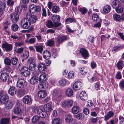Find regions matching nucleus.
Returning <instances> with one entry per match:
<instances>
[{
  "label": "nucleus",
  "mask_w": 124,
  "mask_h": 124,
  "mask_svg": "<svg viewBox=\"0 0 124 124\" xmlns=\"http://www.w3.org/2000/svg\"><path fill=\"white\" fill-rule=\"evenodd\" d=\"M60 10L59 8L57 6H54L52 8L53 12L54 13H56L58 12Z\"/></svg>",
  "instance_id": "49"
},
{
  "label": "nucleus",
  "mask_w": 124,
  "mask_h": 124,
  "mask_svg": "<svg viewBox=\"0 0 124 124\" xmlns=\"http://www.w3.org/2000/svg\"><path fill=\"white\" fill-rule=\"evenodd\" d=\"M9 98L8 95L5 94L1 96L0 98V102L2 104H4L6 101L7 99Z\"/></svg>",
  "instance_id": "20"
},
{
  "label": "nucleus",
  "mask_w": 124,
  "mask_h": 124,
  "mask_svg": "<svg viewBox=\"0 0 124 124\" xmlns=\"http://www.w3.org/2000/svg\"><path fill=\"white\" fill-rule=\"evenodd\" d=\"M61 23L54 24L50 20L48 21L46 23V25L47 27L49 28L57 27L61 26Z\"/></svg>",
  "instance_id": "9"
},
{
  "label": "nucleus",
  "mask_w": 124,
  "mask_h": 124,
  "mask_svg": "<svg viewBox=\"0 0 124 124\" xmlns=\"http://www.w3.org/2000/svg\"><path fill=\"white\" fill-rule=\"evenodd\" d=\"M36 6L34 4H31L30 5L29 9L30 13H34L35 12V8Z\"/></svg>",
  "instance_id": "27"
},
{
  "label": "nucleus",
  "mask_w": 124,
  "mask_h": 124,
  "mask_svg": "<svg viewBox=\"0 0 124 124\" xmlns=\"http://www.w3.org/2000/svg\"><path fill=\"white\" fill-rule=\"evenodd\" d=\"M80 52L83 57L84 58H86L88 56V52L85 49L81 48L80 49Z\"/></svg>",
  "instance_id": "18"
},
{
  "label": "nucleus",
  "mask_w": 124,
  "mask_h": 124,
  "mask_svg": "<svg viewBox=\"0 0 124 124\" xmlns=\"http://www.w3.org/2000/svg\"><path fill=\"white\" fill-rule=\"evenodd\" d=\"M26 85V82L24 79L21 78L18 79L16 84L17 87L22 88L25 87Z\"/></svg>",
  "instance_id": "4"
},
{
  "label": "nucleus",
  "mask_w": 124,
  "mask_h": 124,
  "mask_svg": "<svg viewBox=\"0 0 124 124\" xmlns=\"http://www.w3.org/2000/svg\"><path fill=\"white\" fill-rule=\"evenodd\" d=\"M8 74L7 73H2L0 76V78L2 81L5 82L8 78Z\"/></svg>",
  "instance_id": "23"
},
{
  "label": "nucleus",
  "mask_w": 124,
  "mask_h": 124,
  "mask_svg": "<svg viewBox=\"0 0 124 124\" xmlns=\"http://www.w3.org/2000/svg\"><path fill=\"white\" fill-rule=\"evenodd\" d=\"M74 20L70 18H67L65 22L69 24L73 22Z\"/></svg>",
  "instance_id": "58"
},
{
  "label": "nucleus",
  "mask_w": 124,
  "mask_h": 124,
  "mask_svg": "<svg viewBox=\"0 0 124 124\" xmlns=\"http://www.w3.org/2000/svg\"><path fill=\"white\" fill-rule=\"evenodd\" d=\"M111 9L110 7L108 5L105 6L103 8V11L105 13H107L109 12Z\"/></svg>",
  "instance_id": "37"
},
{
  "label": "nucleus",
  "mask_w": 124,
  "mask_h": 124,
  "mask_svg": "<svg viewBox=\"0 0 124 124\" xmlns=\"http://www.w3.org/2000/svg\"><path fill=\"white\" fill-rule=\"evenodd\" d=\"M26 18L30 21V23H33L37 20V18L34 15H32L31 13H27L26 15Z\"/></svg>",
  "instance_id": "6"
},
{
  "label": "nucleus",
  "mask_w": 124,
  "mask_h": 124,
  "mask_svg": "<svg viewBox=\"0 0 124 124\" xmlns=\"http://www.w3.org/2000/svg\"><path fill=\"white\" fill-rule=\"evenodd\" d=\"M13 106V104L10 101H8L5 104V107L7 109H11Z\"/></svg>",
  "instance_id": "35"
},
{
  "label": "nucleus",
  "mask_w": 124,
  "mask_h": 124,
  "mask_svg": "<svg viewBox=\"0 0 124 124\" xmlns=\"http://www.w3.org/2000/svg\"><path fill=\"white\" fill-rule=\"evenodd\" d=\"M65 93L66 96L71 97L73 94V91L71 89L68 88L66 90Z\"/></svg>",
  "instance_id": "22"
},
{
  "label": "nucleus",
  "mask_w": 124,
  "mask_h": 124,
  "mask_svg": "<svg viewBox=\"0 0 124 124\" xmlns=\"http://www.w3.org/2000/svg\"><path fill=\"white\" fill-rule=\"evenodd\" d=\"M10 18L13 23H16L18 21L19 19V16L16 13H12L10 15Z\"/></svg>",
  "instance_id": "8"
},
{
  "label": "nucleus",
  "mask_w": 124,
  "mask_h": 124,
  "mask_svg": "<svg viewBox=\"0 0 124 124\" xmlns=\"http://www.w3.org/2000/svg\"><path fill=\"white\" fill-rule=\"evenodd\" d=\"M120 46H115L113 47L112 51L115 52H116L120 49Z\"/></svg>",
  "instance_id": "59"
},
{
  "label": "nucleus",
  "mask_w": 124,
  "mask_h": 124,
  "mask_svg": "<svg viewBox=\"0 0 124 124\" xmlns=\"http://www.w3.org/2000/svg\"><path fill=\"white\" fill-rule=\"evenodd\" d=\"M62 95L57 90L54 89L52 91V100L54 102H59L61 99Z\"/></svg>",
  "instance_id": "1"
},
{
  "label": "nucleus",
  "mask_w": 124,
  "mask_h": 124,
  "mask_svg": "<svg viewBox=\"0 0 124 124\" xmlns=\"http://www.w3.org/2000/svg\"><path fill=\"white\" fill-rule=\"evenodd\" d=\"M17 89L14 86H10L8 90V93L11 96H14L16 93Z\"/></svg>",
  "instance_id": "12"
},
{
  "label": "nucleus",
  "mask_w": 124,
  "mask_h": 124,
  "mask_svg": "<svg viewBox=\"0 0 124 124\" xmlns=\"http://www.w3.org/2000/svg\"><path fill=\"white\" fill-rule=\"evenodd\" d=\"M35 48L36 51L38 52H39L41 53L43 50V48L40 45L36 46Z\"/></svg>",
  "instance_id": "47"
},
{
  "label": "nucleus",
  "mask_w": 124,
  "mask_h": 124,
  "mask_svg": "<svg viewBox=\"0 0 124 124\" xmlns=\"http://www.w3.org/2000/svg\"><path fill=\"white\" fill-rule=\"evenodd\" d=\"M92 19L94 21L97 22L99 19L98 15L96 13H94Z\"/></svg>",
  "instance_id": "51"
},
{
  "label": "nucleus",
  "mask_w": 124,
  "mask_h": 124,
  "mask_svg": "<svg viewBox=\"0 0 124 124\" xmlns=\"http://www.w3.org/2000/svg\"><path fill=\"white\" fill-rule=\"evenodd\" d=\"M33 111L34 112L37 113V114L40 115L43 110L41 108H38L37 107H35L33 108Z\"/></svg>",
  "instance_id": "32"
},
{
  "label": "nucleus",
  "mask_w": 124,
  "mask_h": 124,
  "mask_svg": "<svg viewBox=\"0 0 124 124\" xmlns=\"http://www.w3.org/2000/svg\"><path fill=\"white\" fill-rule=\"evenodd\" d=\"M4 63L5 64L9 65L11 63V60L8 57L5 58L4 59Z\"/></svg>",
  "instance_id": "50"
},
{
  "label": "nucleus",
  "mask_w": 124,
  "mask_h": 124,
  "mask_svg": "<svg viewBox=\"0 0 124 124\" xmlns=\"http://www.w3.org/2000/svg\"><path fill=\"white\" fill-rule=\"evenodd\" d=\"M74 73L73 71H70L68 73V78L69 79H71L74 77Z\"/></svg>",
  "instance_id": "56"
},
{
  "label": "nucleus",
  "mask_w": 124,
  "mask_h": 124,
  "mask_svg": "<svg viewBox=\"0 0 124 124\" xmlns=\"http://www.w3.org/2000/svg\"><path fill=\"white\" fill-rule=\"evenodd\" d=\"M41 83H39L38 85V88L39 89H41L46 87V84L45 82H41Z\"/></svg>",
  "instance_id": "38"
},
{
  "label": "nucleus",
  "mask_w": 124,
  "mask_h": 124,
  "mask_svg": "<svg viewBox=\"0 0 124 124\" xmlns=\"http://www.w3.org/2000/svg\"><path fill=\"white\" fill-rule=\"evenodd\" d=\"M79 111V108L78 106H74L72 108L71 112L73 114H75L78 113Z\"/></svg>",
  "instance_id": "31"
},
{
  "label": "nucleus",
  "mask_w": 124,
  "mask_h": 124,
  "mask_svg": "<svg viewBox=\"0 0 124 124\" xmlns=\"http://www.w3.org/2000/svg\"><path fill=\"white\" fill-rule=\"evenodd\" d=\"M73 103V101L71 100H65L62 102V106L64 108H67L72 106Z\"/></svg>",
  "instance_id": "5"
},
{
  "label": "nucleus",
  "mask_w": 124,
  "mask_h": 124,
  "mask_svg": "<svg viewBox=\"0 0 124 124\" xmlns=\"http://www.w3.org/2000/svg\"><path fill=\"white\" fill-rule=\"evenodd\" d=\"M46 79V75L44 74H42L40 75L39 77V82H45L44 81H45Z\"/></svg>",
  "instance_id": "34"
},
{
  "label": "nucleus",
  "mask_w": 124,
  "mask_h": 124,
  "mask_svg": "<svg viewBox=\"0 0 124 124\" xmlns=\"http://www.w3.org/2000/svg\"><path fill=\"white\" fill-rule=\"evenodd\" d=\"M36 64L34 63H31L29 66L30 69L32 71H34L36 69Z\"/></svg>",
  "instance_id": "46"
},
{
  "label": "nucleus",
  "mask_w": 124,
  "mask_h": 124,
  "mask_svg": "<svg viewBox=\"0 0 124 124\" xmlns=\"http://www.w3.org/2000/svg\"><path fill=\"white\" fill-rule=\"evenodd\" d=\"M54 44V41L51 39L47 40L46 43L47 46H53Z\"/></svg>",
  "instance_id": "48"
},
{
  "label": "nucleus",
  "mask_w": 124,
  "mask_h": 124,
  "mask_svg": "<svg viewBox=\"0 0 124 124\" xmlns=\"http://www.w3.org/2000/svg\"><path fill=\"white\" fill-rule=\"evenodd\" d=\"M124 62L122 61H119L117 64V66L119 69H122L124 66Z\"/></svg>",
  "instance_id": "44"
},
{
  "label": "nucleus",
  "mask_w": 124,
  "mask_h": 124,
  "mask_svg": "<svg viewBox=\"0 0 124 124\" xmlns=\"http://www.w3.org/2000/svg\"><path fill=\"white\" fill-rule=\"evenodd\" d=\"M38 68L39 71L42 73H44L46 70V65L42 63H40L38 65Z\"/></svg>",
  "instance_id": "13"
},
{
  "label": "nucleus",
  "mask_w": 124,
  "mask_h": 124,
  "mask_svg": "<svg viewBox=\"0 0 124 124\" xmlns=\"http://www.w3.org/2000/svg\"><path fill=\"white\" fill-rule=\"evenodd\" d=\"M2 47L6 52H10L12 49L13 46L11 44L8 43H5L2 45Z\"/></svg>",
  "instance_id": "7"
},
{
  "label": "nucleus",
  "mask_w": 124,
  "mask_h": 124,
  "mask_svg": "<svg viewBox=\"0 0 124 124\" xmlns=\"http://www.w3.org/2000/svg\"><path fill=\"white\" fill-rule=\"evenodd\" d=\"M82 85V84L80 82L77 81L73 84L72 88L75 90H78L81 88Z\"/></svg>",
  "instance_id": "10"
},
{
  "label": "nucleus",
  "mask_w": 124,
  "mask_h": 124,
  "mask_svg": "<svg viewBox=\"0 0 124 124\" xmlns=\"http://www.w3.org/2000/svg\"><path fill=\"white\" fill-rule=\"evenodd\" d=\"M52 105L49 103H47L43 106L44 110L46 112H49L52 110Z\"/></svg>",
  "instance_id": "14"
},
{
  "label": "nucleus",
  "mask_w": 124,
  "mask_h": 124,
  "mask_svg": "<svg viewBox=\"0 0 124 124\" xmlns=\"http://www.w3.org/2000/svg\"><path fill=\"white\" fill-rule=\"evenodd\" d=\"M43 57L45 59H49L51 56L50 52L48 51H44L43 53Z\"/></svg>",
  "instance_id": "24"
},
{
  "label": "nucleus",
  "mask_w": 124,
  "mask_h": 124,
  "mask_svg": "<svg viewBox=\"0 0 124 124\" xmlns=\"http://www.w3.org/2000/svg\"><path fill=\"white\" fill-rule=\"evenodd\" d=\"M116 12L118 13H122L123 11V9L122 7L119 6L116 8Z\"/></svg>",
  "instance_id": "55"
},
{
  "label": "nucleus",
  "mask_w": 124,
  "mask_h": 124,
  "mask_svg": "<svg viewBox=\"0 0 124 124\" xmlns=\"http://www.w3.org/2000/svg\"><path fill=\"white\" fill-rule=\"evenodd\" d=\"M18 59L16 57H14L11 59V62L13 65H16L17 64Z\"/></svg>",
  "instance_id": "42"
},
{
  "label": "nucleus",
  "mask_w": 124,
  "mask_h": 124,
  "mask_svg": "<svg viewBox=\"0 0 124 124\" xmlns=\"http://www.w3.org/2000/svg\"><path fill=\"white\" fill-rule=\"evenodd\" d=\"M79 97L80 99L82 101H85L88 98L87 95L84 91H82L80 93Z\"/></svg>",
  "instance_id": "15"
},
{
  "label": "nucleus",
  "mask_w": 124,
  "mask_h": 124,
  "mask_svg": "<svg viewBox=\"0 0 124 124\" xmlns=\"http://www.w3.org/2000/svg\"><path fill=\"white\" fill-rule=\"evenodd\" d=\"M65 118V121L69 123L73 121L72 116L70 114H69L66 115Z\"/></svg>",
  "instance_id": "19"
},
{
  "label": "nucleus",
  "mask_w": 124,
  "mask_h": 124,
  "mask_svg": "<svg viewBox=\"0 0 124 124\" xmlns=\"http://www.w3.org/2000/svg\"><path fill=\"white\" fill-rule=\"evenodd\" d=\"M20 72L21 75L25 77L28 76L30 74V69L26 66L22 68L20 70Z\"/></svg>",
  "instance_id": "3"
},
{
  "label": "nucleus",
  "mask_w": 124,
  "mask_h": 124,
  "mask_svg": "<svg viewBox=\"0 0 124 124\" xmlns=\"http://www.w3.org/2000/svg\"><path fill=\"white\" fill-rule=\"evenodd\" d=\"M84 116V115L83 114L81 113L77 115L76 116V117L77 119L78 120H81L83 118Z\"/></svg>",
  "instance_id": "54"
},
{
  "label": "nucleus",
  "mask_w": 124,
  "mask_h": 124,
  "mask_svg": "<svg viewBox=\"0 0 124 124\" xmlns=\"http://www.w3.org/2000/svg\"><path fill=\"white\" fill-rule=\"evenodd\" d=\"M29 52L27 51H25L21 55V57L24 59H26L29 56Z\"/></svg>",
  "instance_id": "40"
},
{
  "label": "nucleus",
  "mask_w": 124,
  "mask_h": 124,
  "mask_svg": "<svg viewBox=\"0 0 124 124\" xmlns=\"http://www.w3.org/2000/svg\"><path fill=\"white\" fill-rule=\"evenodd\" d=\"M60 16L58 15H53L51 18V20L53 21L54 24L58 23L60 20Z\"/></svg>",
  "instance_id": "11"
},
{
  "label": "nucleus",
  "mask_w": 124,
  "mask_h": 124,
  "mask_svg": "<svg viewBox=\"0 0 124 124\" xmlns=\"http://www.w3.org/2000/svg\"><path fill=\"white\" fill-rule=\"evenodd\" d=\"M11 28L13 31H16L18 29L19 26L16 24L14 23L11 26Z\"/></svg>",
  "instance_id": "45"
},
{
  "label": "nucleus",
  "mask_w": 124,
  "mask_h": 124,
  "mask_svg": "<svg viewBox=\"0 0 124 124\" xmlns=\"http://www.w3.org/2000/svg\"><path fill=\"white\" fill-rule=\"evenodd\" d=\"M23 42H17L15 43V47L20 46L23 45Z\"/></svg>",
  "instance_id": "61"
},
{
  "label": "nucleus",
  "mask_w": 124,
  "mask_h": 124,
  "mask_svg": "<svg viewBox=\"0 0 124 124\" xmlns=\"http://www.w3.org/2000/svg\"><path fill=\"white\" fill-rule=\"evenodd\" d=\"M113 17L114 19L116 21H119L120 19V15L116 14L113 15Z\"/></svg>",
  "instance_id": "52"
},
{
  "label": "nucleus",
  "mask_w": 124,
  "mask_h": 124,
  "mask_svg": "<svg viewBox=\"0 0 124 124\" xmlns=\"http://www.w3.org/2000/svg\"><path fill=\"white\" fill-rule=\"evenodd\" d=\"M116 77L117 79H120L121 78V73L120 72H118L116 75Z\"/></svg>",
  "instance_id": "64"
},
{
  "label": "nucleus",
  "mask_w": 124,
  "mask_h": 124,
  "mask_svg": "<svg viewBox=\"0 0 124 124\" xmlns=\"http://www.w3.org/2000/svg\"><path fill=\"white\" fill-rule=\"evenodd\" d=\"M120 3L119 0H114L112 2V6L113 8H115L117 6H119Z\"/></svg>",
  "instance_id": "29"
},
{
  "label": "nucleus",
  "mask_w": 124,
  "mask_h": 124,
  "mask_svg": "<svg viewBox=\"0 0 124 124\" xmlns=\"http://www.w3.org/2000/svg\"><path fill=\"white\" fill-rule=\"evenodd\" d=\"M114 115V113L112 111H109L105 116L104 119L105 121H106L113 116Z\"/></svg>",
  "instance_id": "28"
},
{
  "label": "nucleus",
  "mask_w": 124,
  "mask_h": 124,
  "mask_svg": "<svg viewBox=\"0 0 124 124\" xmlns=\"http://www.w3.org/2000/svg\"><path fill=\"white\" fill-rule=\"evenodd\" d=\"M21 27L24 29H28L30 26V21L26 18L23 19L21 21Z\"/></svg>",
  "instance_id": "2"
},
{
  "label": "nucleus",
  "mask_w": 124,
  "mask_h": 124,
  "mask_svg": "<svg viewBox=\"0 0 124 124\" xmlns=\"http://www.w3.org/2000/svg\"><path fill=\"white\" fill-rule=\"evenodd\" d=\"M25 94V90L23 89H20L18 90L17 92V95L20 98L23 96Z\"/></svg>",
  "instance_id": "26"
},
{
  "label": "nucleus",
  "mask_w": 124,
  "mask_h": 124,
  "mask_svg": "<svg viewBox=\"0 0 124 124\" xmlns=\"http://www.w3.org/2000/svg\"><path fill=\"white\" fill-rule=\"evenodd\" d=\"M66 39V37L60 35L58 36L56 38V41L60 44Z\"/></svg>",
  "instance_id": "21"
},
{
  "label": "nucleus",
  "mask_w": 124,
  "mask_h": 124,
  "mask_svg": "<svg viewBox=\"0 0 124 124\" xmlns=\"http://www.w3.org/2000/svg\"><path fill=\"white\" fill-rule=\"evenodd\" d=\"M14 1L12 0H8L7 1V4L8 5L11 6L13 5L14 3Z\"/></svg>",
  "instance_id": "62"
},
{
  "label": "nucleus",
  "mask_w": 124,
  "mask_h": 124,
  "mask_svg": "<svg viewBox=\"0 0 124 124\" xmlns=\"http://www.w3.org/2000/svg\"><path fill=\"white\" fill-rule=\"evenodd\" d=\"M60 119L58 118H56L52 121V124H60Z\"/></svg>",
  "instance_id": "43"
},
{
  "label": "nucleus",
  "mask_w": 124,
  "mask_h": 124,
  "mask_svg": "<svg viewBox=\"0 0 124 124\" xmlns=\"http://www.w3.org/2000/svg\"><path fill=\"white\" fill-rule=\"evenodd\" d=\"M119 86L121 88H124V80H122L120 82Z\"/></svg>",
  "instance_id": "60"
},
{
  "label": "nucleus",
  "mask_w": 124,
  "mask_h": 124,
  "mask_svg": "<svg viewBox=\"0 0 124 124\" xmlns=\"http://www.w3.org/2000/svg\"><path fill=\"white\" fill-rule=\"evenodd\" d=\"M39 117L37 116H34L32 119V122L33 124L36 123L39 119Z\"/></svg>",
  "instance_id": "41"
},
{
  "label": "nucleus",
  "mask_w": 124,
  "mask_h": 124,
  "mask_svg": "<svg viewBox=\"0 0 124 124\" xmlns=\"http://www.w3.org/2000/svg\"><path fill=\"white\" fill-rule=\"evenodd\" d=\"M38 78L36 76L33 77L30 80V83L32 85L36 84L38 82Z\"/></svg>",
  "instance_id": "25"
},
{
  "label": "nucleus",
  "mask_w": 124,
  "mask_h": 124,
  "mask_svg": "<svg viewBox=\"0 0 124 124\" xmlns=\"http://www.w3.org/2000/svg\"><path fill=\"white\" fill-rule=\"evenodd\" d=\"M4 0H0V7L2 8L3 9H5L6 4L4 2Z\"/></svg>",
  "instance_id": "53"
},
{
  "label": "nucleus",
  "mask_w": 124,
  "mask_h": 124,
  "mask_svg": "<svg viewBox=\"0 0 124 124\" xmlns=\"http://www.w3.org/2000/svg\"><path fill=\"white\" fill-rule=\"evenodd\" d=\"M39 116L41 117L44 118L47 116V114L45 111H43Z\"/></svg>",
  "instance_id": "57"
},
{
  "label": "nucleus",
  "mask_w": 124,
  "mask_h": 124,
  "mask_svg": "<svg viewBox=\"0 0 124 124\" xmlns=\"http://www.w3.org/2000/svg\"><path fill=\"white\" fill-rule=\"evenodd\" d=\"M79 10L81 13L84 14L86 13L87 11V10L84 7L80 8L79 6L78 7Z\"/></svg>",
  "instance_id": "39"
},
{
  "label": "nucleus",
  "mask_w": 124,
  "mask_h": 124,
  "mask_svg": "<svg viewBox=\"0 0 124 124\" xmlns=\"http://www.w3.org/2000/svg\"><path fill=\"white\" fill-rule=\"evenodd\" d=\"M14 112L15 114H18L19 115L22 116L23 113L22 110L18 107L14 109Z\"/></svg>",
  "instance_id": "30"
},
{
  "label": "nucleus",
  "mask_w": 124,
  "mask_h": 124,
  "mask_svg": "<svg viewBox=\"0 0 124 124\" xmlns=\"http://www.w3.org/2000/svg\"><path fill=\"white\" fill-rule=\"evenodd\" d=\"M39 97L41 98H44L47 95L46 92L45 90H40L38 93Z\"/></svg>",
  "instance_id": "16"
},
{
  "label": "nucleus",
  "mask_w": 124,
  "mask_h": 124,
  "mask_svg": "<svg viewBox=\"0 0 124 124\" xmlns=\"http://www.w3.org/2000/svg\"><path fill=\"white\" fill-rule=\"evenodd\" d=\"M32 101V99L29 96H26L23 98V101L25 104L30 103Z\"/></svg>",
  "instance_id": "17"
},
{
  "label": "nucleus",
  "mask_w": 124,
  "mask_h": 124,
  "mask_svg": "<svg viewBox=\"0 0 124 124\" xmlns=\"http://www.w3.org/2000/svg\"><path fill=\"white\" fill-rule=\"evenodd\" d=\"M60 4L62 6H63L68 5L69 2H66L65 1L62 0L60 1Z\"/></svg>",
  "instance_id": "63"
},
{
  "label": "nucleus",
  "mask_w": 124,
  "mask_h": 124,
  "mask_svg": "<svg viewBox=\"0 0 124 124\" xmlns=\"http://www.w3.org/2000/svg\"><path fill=\"white\" fill-rule=\"evenodd\" d=\"M58 83L59 85L61 86H64L66 84V80L64 78H62L59 80Z\"/></svg>",
  "instance_id": "33"
},
{
  "label": "nucleus",
  "mask_w": 124,
  "mask_h": 124,
  "mask_svg": "<svg viewBox=\"0 0 124 124\" xmlns=\"http://www.w3.org/2000/svg\"><path fill=\"white\" fill-rule=\"evenodd\" d=\"M10 118H4L0 120V124H8L9 123Z\"/></svg>",
  "instance_id": "36"
}]
</instances>
